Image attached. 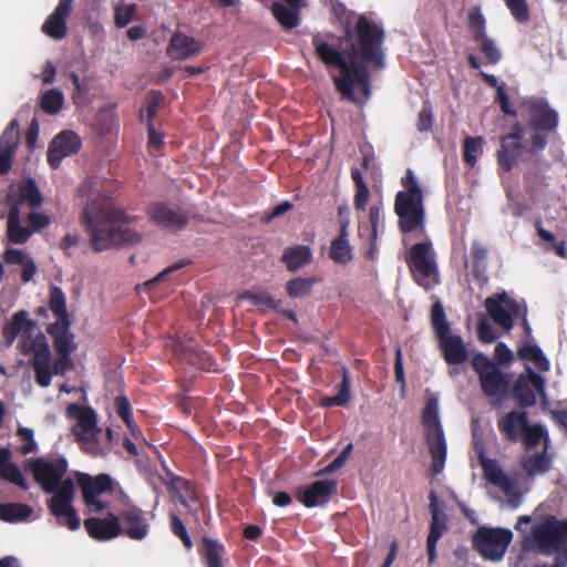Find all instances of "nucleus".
Wrapping results in <instances>:
<instances>
[{
  "mask_svg": "<svg viewBox=\"0 0 567 567\" xmlns=\"http://www.w3.org/2000/svg\"><path fill=\"white\" fill-rule=\"evenodd\" d=\"M329 33H317L312 45L317 58L328 68H337L340 74L333 78L336 90L343 100L362 105L372 95L371 71H381L386 66L384 48L385 30L383 25L365 14H358L353 27L346 24L339 43H346L342 52L329 44Z\"/></svg>",
  "mask_w": 567,
  "mask_h": 567,
  "instance_id": "1",
  "label": "nucleus"
},
{
  "mask_svg": "<svg viewBox=\"0 0 567 567\" xmlns=\"http://www.w3.org/2000/svg\"><path fill=\"white\" fill-rule=\"evenodd\" d=\"M138 223L137 216L102 198L87 199L80 215V224L90 236V245L95 252L141 243L143 237Z\"/></svg>",
  "mask_w": 567,
  "mask_h": 567,
  "instance_id": "2",
  "label": "nucleus"
},
{
  "mask_svg": "<svg viewBox=\"0 0 567 567\" xmlns=\"http://www.w3.org/2000/svg\"><path fill=\"white\" fill-rule=\"evenodd\" d=\"M522 547L545 556L556 555L567 560V519L546 516L540 523L534 524L530 533L525 535Z\"/></svg>",
  "mask_w": 567,
  "mask_h": 567,
  "instance_id": "3",
  "label": "nucleus"
},
{
  "mask_svg": "<svg viewBox=\"0 0 567 567\" xmlns=\"http://www.w3.org/2000/svg\"><path fill=\"white\" fill-rule=\"evenodd\" d=\"M528 112L527 127L533 131L529 138V154L543 152L547 146L546 134H553L559 125V114L546 100H530L525 103Z\"/></svg>",
  "mask_w": 567,
  "mask_h": 567,
  "instance_id": "4",
  "label": "nucleus"
},
{
  "mask_svg": "<svg viewBox=\"0 0 567 567\" xmlns=\"http://www.w3.org/2000/svg\"><path fill=\"white\" fill-rule=\"evenodd\" d=\"M422 424L426 429L425 440L432 457L431 470L433 475L442 473L446 461V442L439 419L437 401L431 398L422 411Z\"/></svg>",
  "mask_w": 567,
  "mask_h": 567,
  "instance_id": "5",
  "label": "nucleus"
},
{
  "mask_svg": "<svg viewBox=\"0 0 567 567\" xmlns=\"http://www.w3.org/2000/svg\"><path fill=\"white\" fill-rule=\"evenodd\" d=\"M473 549L485 561H501L512 540L513 533L504 527L480 526L471 537Z\"/></svg>",
  "mask_w": 567,
  "mask_h": 567,
  "instance_id": "6",
  "label": "nucleus"
},
{
  "mask_svg": "<svg viewBox=\"0 0 567 567\" xmlns=\"http://www.w3.org/2000/svg\"><path fill=\"white\" fill-rule=\"evenodd\" d=\"M405 262L419 286L431 289L440 282L439 269L431 241L414 244L405 255Z\"/></svg>",
  "mask_w": 567,
  "mask_h": 567,
  "instance_id": "7",
  "label": "nucleus"
},
{
  "mask_svg": "<svg viewBox=\"0 0 567 567\" xmlns=\"http://www.w3.org/2000/svg\"><path fill=\"white\" fill-rule=\"evenodd\" d=\"M472 368L478 375L481 389L487 398L503 399L507 395L512 374L503 372L486 354L478 352L472 358Z\"/></svg>",
  "mask_w": 567,
  "mask_h": 567,
  "instance_id": "8",
  "label": "nucleus"
},
{
  "mask_svg": "<svg viewBox=\"0 0 567 567\" xmlns=\"http://www.w3.org/2000/svg\"><path fill=\"white\" fill-rule=\"evenodd\" d=\"M29 467L35 483H38L47 494L58 495L68 481L64 476L69 465L64 457H55L52 460L43 457L32 458L29 461Z\"/></svg>",
  "mask_w": 567,
  "mask_h": 567,
  "instance_id": "9",
  "label": "nucleus"
},
{
  "mask_svg": "<svg viewBox=\"0 0 567 567\" xmlns=\"http://www.w3.org/2000/svg\"><path fill=\"white\" fill-rule=\"evenodd\" d=\"M485 308L495 323L504 330L509 331L514 327V318L523 317L522 326L524 334L528 338L532 334V328L527 321V310L524 308L522 312L520 305L515 299L507 296L506 292L497 293L485 300Z\"/></svg>",
  "mask_w": 567,
  "mask_h": 567,
  "instance_id": "10",
  "label": "nucleus"
},
{
  "mask_svg": "<svg viewBox=\"0 0 567 567\" xmlns=\"http://www.w3.org/2000/svg\"><path fill=\"white\" fill-rule=\"evenodd\" d=\"M423 202V194L396 193L394 213L399 218V229L403 234L424 229L425 209Z\"/></svg>",
  "mask_w": 567,
  "mask_h": 567,
  "instance_id": "11",
  "label": "nucleus"
},
{
  "mask_svg": "<svg viewBox=\"0 0 567 567\" xmlns=\"http://www.w3.org/2000/svg\"><path fill=\"white\" fill-rule=\"evenodd\" d=\"M78 485L82 492L83 502L91 512L101 513L107 508V503L99 497L104 493L113 492V480L109 474L91 476L86 473H76Z\"/></svg>",
  "mask_w": 567,
  "mask_h": 567,
  "instance_id": "12",
  "label": "nucleus"
},
{
  "mask_svg": "<svg viewBox=\"0 0 567 567\" xmlns=\"http://www.w3.org/2000/svg\"><path fill=\"white\" fill-rule=\"evenodd\" d=\"M75 487L72 478L68 477L58 495H53L48 502L50 513L55 516L60 525L66 526L70 530H76L81 519L72 505Z\"/></svg>",
  "mask_w": 567,
  "mask_h": 567,
  "instance_id": "13",
  "label": "nucleus"
},
{
  "mask_svg": "<svg viewBox=\"0 0 567 567\" xmlns=\"http://www.w3.org/2000/svg\"><path fill=\"white\" fill-rule=\"evenodd\" d=\"M537 394L543 401L547 400L545 379L533 371L527 370L526 375H519L512 389V395L520 409L532 408L537 402Z\"/></svg>",
  "mask_w": 567,
  "mask_h": 567,
  "instance_id": "14",
  "label": "nucleus"
},
{
  "mask_svg": "<svg viewBox=\"0 0 567 567\" xmlns=\"http://www.w3.org/2000/svg\"><path fill=\"white\" fill-rule=\"evenodd\" d=\"M468 27L473 33V40L477 43L487 63L497 64L502 59V52L494 40L486 34V21L478 8L468 13Z\"/></svg>",
  "mask_w": 567,
  "mask_h": 567,
  "instance_id": "15",
  "label": "nucleus"
},
{
  "mask_svg": "<svg viewBox=\"0 0 567 567\" xmlns=\"http://www.w3.org/2000/svg\"><path fill=\"white\" fill-rule=\"evenodd\" d=\"M30 352H32V367L35 373V382L47 388L51 384V350L43 333H38L31 341Z\"/></svg>",
  "mask_w": 567,
  "mask_h": 567,
  "instance_id": "16",
  "label": "nucleus"
},
{
  "mask_svg": "<svg viewBox=\"0 0 567 567\" xmlns=\"http://www.w3.org/2000/svg\"><path fill=\"white\" fill-rule=\"evenodd\" d=\"M147 215L159 228L177 233L185 229L189 221V215L182 209H174L164 203H153L147 209Z\"/></svg>",
  "mask_w": 567,
  "mask_h": 567,
  "instance_id": "17",
  "label": "nucleus"
},
{
  "mask_svg": "<svg viewBox=\"0 0 567 567\" xmlns=\"http://www.w3.org/2000/svg\"><path fill=\"white\" fill-rule=\"evenodd\" d=\"M337 491L336 480L315 481L308 486L298 488L296 497L302 505L312 508L328 503Z\"/></svg>",
  "mask_w": 567,
  "mask_h": 567,
  "instance_id": "18",
  "label": "nucleus"
},
{
  "mask_svg": "<svg viewBox=\"0 0 567 567\" xmlns=\"http://www.w3.org/2000/svg\"><path fill=\"white\" fill-rule=\"evenodd\" d=\"M80 148L81 140L79 135L72 131H63L49 145L48 163L55 169L64 157L78 153Z\"/></svg>",
  "mask_w": 567,
  "mask_h": 567,
  "instance_id": "19",
  "label": "nucleus"
},
{
  "mask_svg": "<svg viewBox=\"0 0 567 567\" xmlns=\"http://www.w3.org/2000/svg\"><path fill=\"white\" fill-rule=\"evenodd\" d=\"M89 536L97 542H107L123 534L118 515L109 513L105 517H90L84 520Z\"/></svg>",
  "mask_w": 567,
  "mask_h": 567,
  "instance_id": "20",
  "label": "nucleus"
},
{
  "mask_svg": "<svg viewBox=\"0 0 567 567\" xmlns=\"http://www.w3.org/2000/svg\"><path fill=\"white\" fill-rule=\"evenodd\" d=\"M123 534L133 540H143L150 533V525L145 513L136 506L127 507L118 514Z\"/></svg>",
  "mask_w": 567,
  "mask_h": 567,
  "instance_id": "21",
  "label": "nucleus"
},
{
  "mask_svg": "<svg viewBox=\"0 0 567 567\" xmlns=\"http://www.w3.org/2000/svg\"><path fill=\"white\" fill-rule=\"evenodd\" d=\"M66 416L76 420L71 429L74 436L101 432L97 425V414L91 406L72 403L66 409Z\"/></svg>",
  "mask_w": 567,
  "mask_h": 567,
  "instance_id": "22",
  "label": "nucleus"
},
{
  "mask_svg": "<svg viewBox=\"0 0 567 567\" xmlns=\"http://www.w3.org/2000/svg\"><path fill=\"white\" fill-rule=\"evenodd\" d=\"M430 513L432 516L430 532L426 539V550L429 564H433L436 559V545L446 529V517L441 515L437 507V498L434 491L430 493Z\"/></svg>",
  "mask_w": 567,
  "mask_h": 567,
  "instance_id": "23",
  "label": "nucleus"
},
{
  "mask_svg": "<svg viewBox=\"0 0 567 567\" xmlns=\"http://www.w3.org/2000/svg\"><path fill=\"white\" fill-rule=\"evenodd\" d=\"M528 423L527 412L514 410L497 420V429L506 441L515 443L522 439Z\"/></svg>",
  "mask_w": 567,
  "mask_h": 567,
  "instance_id": "24",
  "label": "nucleus"
},
{
  "mask_svg": "<svg viewBox=\"0 0 567 567\" xmlns=\"http://www.w3.org/2000/svg\"><path fill=\"white\" fill-rule=\"evenodd\" d=\"M73 0H60L54 11L42 25V31L54 40H62L68 33L66 19L71 12Z\"/></svg>",
  "mask_w": 567,
  "mask_h": 567,
  "instance_id": "25",
  "label": "nucleus"
},
{
  "mask_svg": "<svg viewBox=\"0 0 567 567\" xmlns=\"http://www.w3.org/2000/svg\"><path fill=\"white\" fill-rule=\"evenodd\" d=\"M10 207L14 205L20 208L22 204H28L31 208H38L43 203V196L33 178L22 179L17 188L8 194Z\"/></svg>",
  "mask_w": 567,
  "mask_h": 567,
  "instance_id": "26",
  "label": "nucleus"
},
{
  "mask_svg": "<svg viewBox=\"0 0 567 567\" xmlns=\"http://www.w3.org/2000/svg\"><path fill=\"white\" fill-rule=\"evenodd\" d=\"M529 144L526 146L522 141L509 140L502 136L499 140V148L496 152L498 166L504 172H511L518 164L524 151L528 152Z\"/></svg>",
  "mask_w": 567,
  "mask_h": 567,
  "instance_id": "27",
  "label": "nucleus"
},
{
  "mask_svg": "<svg viewBox=\"0 0 567 567\" xmlns=\"http://www.w3.org/2000/svg\"><path fill=\"white\" fill-rule=\"evenodd\" d=\"M443 358L447 364L457 365L468 359L467 349L461 336L451 332L437 338Z\"/></svg>",
  "mask_w": 567,
  "mask_h": 567,
  "instance_id": "28",
  "label": "nucleus"
},
{
  "mask_svg": "<svg viewBox=\"0 0 567 567\" xmlns=\"http://www.w3.org/2000/svg\"><path fill=\"white\" fill-rule=\"evenodd\" d=\"M167 488L175 494L179 503L189 512H196L199 505L197 493L192 483L175 474L169 475Z\"/></svg>",
  "mask_w": 567,
  "mask_h": 567,
  "instance_id": "29",
  "label": "nucleus"
},
{
  "mask_svg": "<svg viewBox=\"0 0 567 567\" xmlns=\"http://www.w3.org/2000/svg\"><path fill=\"white\" fill-rule=\"evenodd\" d=\"M53 339V347L58 353L71 354L75 349L74 334L71 332V321H55L47 328Z\"/></svg>",
  "mask_w": 567,
  "mask_h": 567,
  "instance_id": "30",
  "label": "nucleus"
},
{
  "mask_svg": "<svg viewBox=\"0 0 567 567\" xmlns=\"http://www.w3.org/2000/svg\"><path fill=\"white\" fill-rule=\"evenodd\" d=\"M202 43L193 37L175 33L168 44L167 53L174 60H186L202 51Z\"/></svg>",
  "mask_w": 567,
  "mask_h": 567,
  "instance_id": "31",
  "label": "nucleus"
},
{
  "mask_svg": "<svg viewBox=\"0 0 567 567\" xmlns=\"http://www.w3.org/2000/svg\"><path fill=\"white\" fill-rule=\"evenodd\" d=\"M481 465L485 478L493 485L499 487L505 495H512L515 489V481L506 475L495 460L481 457Z\"/></svg>",
  "mask_w": 567,
  "mask_h": 567,
  "instance_id": "32",
  "label": "nucleus"
},
{
  "mask_svg": "<svg viewBox=\"0 0 567 567\" xmlns=\"http://www.w3.org/2000/svg\"><path fill=\"white\" fill-rule=\"evenodd\" d=\"M280 261L290 272H297L312 261V251L309 246L297 245L284 249Z\"/></svg>",
  "mask_w": 567,
  "mask_h": 567,
  "instance_id": "33",
  "label": "nucleus"
},
{
  "mask_svg": "<svg viewBox=\"0 0 567 567\" xmlns=\"http://www.w3.org/2000/svg\"><path fill=\"white\" fill-rule=\"evenodd\" d=\"M302 3H287L274 1L271 12L285 30H292L300 23V10Z\"/></svg>",
  "mask_w": 567,
  "mask_h": 567,
  "instance_id": "34",
  "label": "nucleus"
},
{
  "mask_svg": "<svg viewBox=\"0 0 567 567\" xmlns=\"http://www.w3.org/2000/svg\"><path fill=\"white\" fill-rule=\"evenodd\" d=\"M198 554L206 567H223L225 546L218 539L204 536Z\"/></svg>",
  "mask_w": 567,
  "mask_h": 567,
  "instance_id": "35",
  "label": "nucleus"
},
{
  "mask_svg": "<svg viewBox=\"0 0 567 567\" xmlns=\"http://www.w3.org/2000/svg\"><path fill=\"white\" fill-rule=\"evenodd\" d=\"M32 229L21 225L20 208L16 205L10 207L7 223V236L10 243L22 245L29 240Z\"/></svg>",
  "mask_w": 567,
  "mask_h": 567,
  "instance_id": "36",
  "label": "nucleus"
},
{
  "mask_svg": "<svg viewBox=\"0 0 567 567\" xmlns=\"http://www.w3.org/2000/svg\"><path fill=\"white\" fill-rule=\"evenodd\" d=\"M0 477L16 484L22 489L29 488L20 468L11 462V452L8 449H0Z\"/></svg>",
  "mask_w": 567,
  "mask_h": 567,
  "instance_id": "37",
  "label": "nucleus"
},
{
  "mask_svg": "<svg viewBox=\"0 0 567 567\" xmlns=\"http://www.w3.org/2000/svg\"><path fill=\"white\" fill-rule=\"evenodd\" d=\"M32 507L22 503L0 504V519L6 523L27 520L32 515Z\"/></svg>",
  "mask_w": 567,
  "mask_h": 567,
  "instance_id": "38",
  "label": "nucleus"
},
{
  "mask_svg": "<svg viewBox=\"0 0 567 567\" xmlns=\"http://www.w3.org/2000/svg\"><path fill=\"white\" fill-rule=\"evenodd\" d=\"M522 467L525 470L529 477L543 475L550 470L551 460L546 455L545 452L535 453L522 461Z\"/></svg>",
  "mask_w": 567,
  "mask_h": 567,
  "instance_id": "39",
  "label": "nucleus"
},
{
  "mask_svg": "<svg viewBox=\"0 0 567 567\" xmlns=\"http://www.w3.org/2000/svg\"><path fill=\"white\" fill-rule=\"evenodd\" d=\"M49 308L52 311V313L56 317V321L70 320L66 309L65 295L62 291V289L58 286H52L50 288Z\"/></svg>",
  "mask_w": 567,
  "mask_h": 567,
  "instance_id": "40",
  "label": "nucleus"
},
{
  "mask_svg": "<svg viewBox=\"0 0 567 567\" xmlns=\"http://www.w3.org/2000/svg\"><path fill=\"white\" fill-rule=\"evenodd\" d=\"M319 282L316 277H296L286 284V291L290 298H302L312 292L313 285Z\"/></svg>",
  "mask_w": 567,
  "mask_h": 567,
  "instance_id": "41",
  "label": "nucleus"
},
{
  "mask_svg": "<svg viewBox=\"0 0 567 567\" xmlns=\"http://www.w3.org/2000/svg\"><path fill=\"white\" fill-rule=\"evenodd\" d=\"M520 359L533 362L540 371L549 370V361L537 344H523L518 349Z\"/></svg>",
  "mask_w": 567,
  "mask_h": 567,
  "instance_id": "42",
  "label": "nucleus"
},
{
  "mask_svg": "<svg viewBox=\"0 0 567 567\" xmlns=\"http://www.w3.org/2000/svg\"><path fill=\"white\" fill-rule=\"evenodd\" d=\"M431 326L437 338L451 332V324L446 319L444 308L440 301H435L431 308Z\"/></svg>",
  "mask_w": 567,
  "mask_h": 567,
  "instance_id": "43",
  "label": "nucleus"
},
{
  "mask_svg": "<svg viewBox=\"0 0 567 567\" xmlns=\"http://www.w3.org/2000/svg\"><path fill=\"white\" fill-rule=\"evenodd\" d=\"M114 405L117 415L124 421L132 435L137 439V435L142 434V432L133 420L132 406L128 399L124 395L117 396L114 401Z\"/></svg>",
  "mask_w": 567,
  "mask_h": 567,
  "instance_id": "44",
  "label": "nucleus"
},
{
  "mask_svg": "<svg viewBox=\"0 0 567 567\" xmlns=\"http://www.w3.org/2000/svg\"><path fill=\"white\" fill-rule=\"evenodd\" d=\"M484 138L482 136H467L463 142V158L464 162L474 167L477 163V157L483 153Z\"/></svg>",
  "mask_w": 567,
  "mask_h": 567,
  "instance_id": "45",
  "label": "nucleus"
},
{
  "mask_svg": "<svg viewBox=\"0 0 567 567\" xmlns=\"http://www.w3.org/2000/svg\"><path fill=\"white\" fill-rule=\"evenodd\" d=\"M64 104L62 92L56 89L45 91L40 97L41 110L50 115L58 114Z\"/></svg>",
  "mask_w": 567,
  "mask_h": 567,
  "instance_id": "46",
  "label": "nucleus"
},
{
  "mask_svg": "<svg viewBox=\"0 0 567 567\" xmlns=\"http://www.w3.org/2000/svg\"><path fill=\"white\" fill-rule=\"evenodd\" d=\"M487 248L478 240H474L471 246V258L473 266V276L480 278L486 270Z\"/></svg>",
  "mask_w": 567,
  "mask_h": 567,
  "instance_id": "47",
  "label": "nucleus"
},
{
  "mask_svg": "<svg viewBox=\"0 0 567 567\" xmlns=\"http://www.w3.org/2000/svg\"><path fill=\"white\" fill-rule=\"evenodd\" d=\"M187 265H189V260L182 259V260H179V261H177V262L166 267L164 270H162L154 278L145 281L142 285H137L136 286V290L138 292H151L158 282L166 280L171 274H173L174 271H177V270L186 267Z\"/></svg>",
  "mask_w": 567,
  "mask_h": 567,
  "instance_id": "48",
  "label": "nucleus"
},
{
  "mask_svg": "<svg viewBox=\"0 0 567 567\" xmlns=\"http://www.w3.org/2000/svg\"><path fill=\"white\" fill-rule=\"evenodd\" d=\"M329 257L338 264L344 265L352 260V248L349 240L333 239L330 245Z\"/></svg>",
  "mask_w": 567,
  "mask_h": 567,
  "instance_id": "49",
  "label": "nucleus"
},
{
  "mask_svg": "<svg viewBox=\"0 0 567 567\" xmlns=\"http://www.w3.org/2000/svg\"><path fill=\"white\" fill-rule=\"evenodd\" d=\"M101 432H93L75 436V442L79 444L81 451L90 456L96 457L102 455L101 443L97 435Z\"/></svg>",
  "mask_w": 567,
  "mask_h": 567,
  "instance_id": "50",
  "label": "nucleus"
},
{
  "mask_svg": "<svg viewBox=\"0 0 567 567\" xmlns=\"http://www.w3.org/2000/svg\"><path fill=\"white\" fill-rule=\"evenodd\" d=\"M19 144V122L13 118L0 136V148L17 152Z\"/></svg>",
  "mask_w": 567,
  "mask_h": 567,
  "instance_id": "51",
  "label": "nucleus"
},
{
  "mask_svg": "<svg viewBox=\"0 0 567 567\" xmlns=\"http://www.w3.org/2000/svg\"><path fill=\"white\" fill-rule=\"evenodd\" d=\"M545 436L546 431L542 425L528 423L520 440H523L525 449L529 451L537 447Z\"/></svg>",
  "mask_w": 567,
  "mask_h": 567,
  "instance_id": "52",
  "label": "nucleus"
},
{
  "mask_svg": "<svg viewBox=\"0 0 567 567\" xmlns=\"http://www.w3.org/2000/svg\"><path fill=\"white\" fill-rule=\"evenodd\" d=\"M169 527L174 536L181 539L186 549H192L193 540L187 532L185 524L174 513L169 514Z\"/></svg>",
  "mask_w": 567,
  "mask_h": 567,
  "instance_id": "53",
  "label": "nucleus"
},
{
  "mask_svg": "<svg viewBox=\"0 0 567 567\" xmlns=\"http://www.w3.org/2000/svg\"><path fill=\"white\" fill-rule=\"evenodd\" d=\"M246 298L255 306H265L269 309L278 310L280 300H276L267 291H247Z\"/></svg>",
  "mask_w": 567,
  "mask_h": 567,
  "instance_id": "54",
  "label": "nucleus"
},
{
  "mask_svg": "<svg viewBox=\"0 0 567 567\" xmlns=\"http://www.w3.org/2000/svg\"><path fill=\"white\" fill-rule=\"evenodd\" d=\"M513 18L519 22L525 23L529 20L530 13L526 0H504Z\"/></svg>",
  "mask_w": 567,
  "mask_h": 567,
  "instance_id": "55",
  "label": "nucleus"
},
{
  "mask_svg": "<svg viewBox=\"0 0 567 567\" xmlns=\"http://www.w3.org/2000/svg\"><path fill=\"white\" fill-rule=\"evenodd\" d=\"M164 102V95L161 91H151L145 99V107H146V123H153L154 117L158 109L162 106Z\"/></svg>",
  "mask_w": 567,
  "mask_h": 567,
  "instance_id": "56",
  "label": "nucleus"
},
{
  "mask_svg": "<svg viewBox=\"0 0 567 567\" xmlns=\"http://www.w3.org/2000/svg\"><path fill=\"white\" fill-rule=\"evenodd\" d=\"M353 451V444L349 443L344 446V449L341 451V453L324 468L320 470L317 475H324V474H331L340 470L350 457L351 453Z\"/></svg>",
  "mask_w": 567,
  "mask_h": 567,
  "instance_id": "57",
  "label": "nucleus"
},
{
  "mask_svg": "<svg viewBox=\"0 0 567 567\" xmlns=\"http://www.w3.org/2000/svg\"><path fill=\"white\" fill-rule=\"evenodd\" d=\"M341 382L336 386L337 398L343 405H347L351 400V379L348 369L344 367L341 369Z\"/></svg>",
  "mask_w": 567,
  "mask_h": 567,
  "instance_id": "58",
  "label": "nucleus"
},
{
  "mask_svg": "<svg viewBox=\"0 0 567 567\" xmlns=\"http://www.w3.org/2000/svg\"><path fill=\"white\" fill-rule=\"evenodd\" d=\"M174 350L176 353H181L184 358L192 363L193 365H200V358L203 353H199L197 349L192 344H185L184 342H176L174 346Z\"/></svg>",
  "mask_w": 567,
  "mask_h": 567,
  "instance_id": "59",
  "label": "nucleus"
},
{
  "mask_svg": "<svg viewBox=\"0 0 567 567\" xmlns=\"http://www.w3.org/2000/svg\"><path fill=\"white\" fill-rule=\"evenodd\" d=\"M292 208H293V205L289 200L281 202L280 204L275 206L272 209L264 212L262 216L260 217V221L262 224H270L276 218L290 212Z\"/></svg>",
  "mask_w": 567,
  "mask_h": 567,
  "instance_id": "60",
  "label": "nucleus"
},
{
  "mask_svg": "<svg viewBox=\"0 0 567 567\" xmlns=\"http://www.w3.org/2000/svg\"><path fill=\"white\" fill-rule=\"evenodd\" d=\"M369 219L372 228L371 237L377 238L378 231L384 228V219L382 214V205H372L370 207Z\"/></svg>",
  "mask_w": 567,
  "mask_h": 567,
  "instance_id": "61",
  "label": "nucleus"
},
{
  "mask_svg": "<svg viewBox=\"0 0 567 567\" xmlns=\"http://www.w3.org/2000/svg\"><path fill=\"white\" fill-rule=\"evenodd\" d=\"M416 127L419 132H430L433 127V111L431 105L424 104L417 116Z\"/></svg>",
  "mask_w": 567,
  "mask_h": 567,
  "instance_id": "62",
  "label": "nucleus"
},
{
  "mask_svg": "<svg viewBox=\"0 0 567 567\" xmlns=\"http://www.w3.org/2000/svg\"><path fill=\"white\" fill-rule=\"evenodd\" d=\"M50 223V217L44 213L32 212L28 215V226L32 229V234L47 228Z\"/></svg>",
  "mask_w": 567,
  "mask_h": 567,
  "instance_id": "63",
  "label": "nucleus"
},
{
  "mask_svg": "<svg viewBox=\"0 0 567 567\" xmlns=\"http://www.w3.org/2000/svg\"><path fill=\"white\" fill-rule=\"evenodd\" d=\"M477 336L480 341L486 344L493 343L497 339L494 328L485 319L477 323Z\"/></svg>",
  "mask_w": 567,
  "mask_h": 567,
  "instance_id": "64",
  "label": "nucleus"
}]
</instances>
